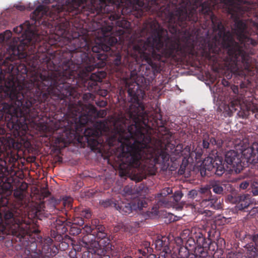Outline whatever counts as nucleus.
Instances as JSON below:
<instances>
[{
	"label": "nucleus",
	"mask_w": 258,
	"mask_h": 258,
	"mask_svg": "<svg viewBox=\"0 0 258 258\" xmlns=\"http://www.w3.org/2000/svg\"><path fill=\"white\" fill-rule=\"evenodd\" d=\"M85 5L86 10L91 13H111L108 17L111 23L101 28L114 37L122 35L124 29H128L131 25L128 21L122 19L117 20L113 26L112 21L119 17L113 12L115 8L123 15L131 13L137 18L146 12L159 13L165 22L173 28L177 25L184 28L187 20L196 22L198 19L196 9L191 7L189 0H180L178 4L169 2L165 8L159 6L156 0H86Z\"/></svg>",
	"instance_id": "obj_2"
},
{
	"label": "nucleus",
	"mask_w": 258,
	"mask_h": 258,
	"mask_svg": "<svg viewBox=\"0 0 258 258\" xmlns=\"http://www.w3.org/2000/svg\"><path fill=\"white\" fill-rule=\"evenodd\" d=\"M15 67L12 64H10L9 67H8V70L7 71L8 73H9V74H12V75H14L15 73L17 72H19V68H17L16 70H15Z\"/></svg>",
	"instance_id": "obj_30"
},
{
	"label": "nucleus",
	"mask_w": 258,
	"mask_h": 258,
	"mask_svg": "<svg viewBox=\"0 0 258 258\" xmlns=\"http://www.w3.org/2000/svg\"><path fill=\"white\" fill-rule=\"evenodd\" d=\"M190 147L188 146H186L183 150V152H184V155L186 156H188L190 155Z\"/></svg>",
	"instance_id": "obj_39"
},
{
	"label": "nucleus",
	"mask_w": 258,
	"mask_h": 258,
	"mask_svg": "<svg viewBox=\"0 0 258 258\" xmlns=\"http://www.w3.org/2000/svg\"><path fill=\"white\" fill-rule=\"evenodd\" d=\"M252 192L253 196H258V188L256 189H253Z\"/></svg>",
	"instance_id": "obj_52"
},
{
	"label": "nucleus",
	"mask_w": 258,
	"mask_h": 258,
	"mask_svg": "<svg viewBox=\"0 0 258 258\" xmlns=\"http://www.w3.org/2000/svg\"><path fill=\"white\" fill-rule=\"evenodd\" d=\"M165 239H157L155 241V248L158 250L162 251L165 253H167L170 251V249L168 246V241Z\"/></svg>",
	"instance_id": "obj_18"
},
{
	"label": "nucleus",
	"mask_w": 258,
	"mask_h": 258,
	"mask_svg": "<svg viewBox=\"0 0 258 258\" xmlns=\"http://www.w3.org/2000/svg\"><path fill=\"white\" fill-rule=\"evenodd\" d=\"M198 246L200 248L206 246V240L203 234L199 231L196 235Z\"/></svg>",
	"instance_id": "obj_24"
},
{
	"label": "nucleus",
	"mask_w": 258,
	"mask_h": 258,
	"mask_svg": "<svg viewBox=\"0 0 258 258\" xmlns=\"http://www.w3.org/2000/svg\"><path fill=\"white\" fill-rule=\"evenodd\" d=\"M214 159L211 157L206 158L202 163V168L206 170L213 172L214 169Z\"/></svg>",
	"instance_id": "obj_21"
},
{
	"label": "nucleus",
	"mask_w": 258,
	"mask_h": 258,
	"mask_svg": "<svg viewBox=\"0 0 258 258\" xmlns=\"http://www.w3.org/2000/svg\"><path fill=\"white\" fill-rule=\"evenodd\" d=\"M173 199L176 202H179L183 197V194L181 191L177 190L175 191L173 196Z\"/></svg>",
	"instance_id": "obj_28"
},
{
	"label": "nucleus",
	"mask_w": 258,
	"mask_h": 258,
	"mask_svg": "<svg viewBox=\"0 0 258 258\" xmlns=\"http://www.w3.org/2000/svg\"><path fill=\"white\" fill-rule=\"evenodd\" d=\"M73 72L70 70L66 69L64 71L60 73V78L56 77L52 86V82L49 81L48 77L39 74L33 79V82L35 85L37 86L39 90H40L39 83L48 86L47 92L42 94V98L44 101L47 100L48 96L50 95L52 97H55L57 99H63L70 96L72 95V88L68 84H65L64 81L68 78L73 76Z\"/></svg>",
	"instance_id": "obj_7"
},
{
	"label": "nucleus",
	"mask_w": 258,
	"mask_h": 258,
	"mask_svg": "<svg viewBox=\"0 0 258 258\" xmlns=\"http://www.w3.org/2000/svg\"><path fill=\"white\" fill-rule=\"evenodd\" d=\"M254 189H258V182L254 181L251 184Z\"/></svg>",
	"instance_id": "obj_46"
},
{
	"label": "nucleus",
	"mask_w": 258,
	"mask_h": 258,
	"mask_svg": "<svg viewBox=\"0 0 258 258\" xmlns=\"http://www.w3.org/2000/svg\"><path fill=\"white\" fill-rule=\"evenodd\" d=\"M3 200V197L2 195L0 194V206H6L8 203V201L5 199V202L3 203L2 201ZM6 228L4 224L3 223V220L2 216V214L0 213V232L4 231Z\"/></svg>",
	"instance_id": "obj_26"
},
{
	"label": "nucleus",
	"mask_w": 258,
	"mask_h": 258,
	"mask_svg": "<svg viewBox=\"0 0 258 258\" xmlns=\"http://www.w3.org/2000/svg\"><path fill=\"white\" fill-rule=\"evenodd\" d=\"M190 231L188 229H185L184 230L181 234V236L183 239H185L189 234Z\"/></svg>",
	"instance_id": "obj_35"
},
{
	"label": "nucleus",
	"mask_w": 258,
	"mask_h": 258,
	"mask_svg": "<svg viewBox=\"0 0 258 258\" xmlns=\"http://www.w3.org/2000/svg\"><path fill=\"white\" fill-rule=\"evenodd\" d=\"M123 191L125 194L130 195L132 192V189L131 187L127 186L124 188Z\"/></svg>",
	"instance_id": "obj_40"
},
{
	"label": "nucleus",
	"mask_w": 258,
	"mask_h": 258,
	"mask_svg": "<svg viewBox=\"0 0 258 258\" xmlns=\"http://www.w3.org/2000/svg\"><path fill=\"white\" fill-rule=\"evenodd\" d=\"M133 206V210H141L143 207H145L147 204L146 202L140 200L139 198H136L131 202Z\"/></svg>",
	"instance_id": "obj_23"
},
{
	"label": "nucleus",
	"mask_w": 258,
	"mask_h": 258,
	"mask_svg": "<svg viewBox=\"0 0 258 258\" xmlns=\"http://www.w3.org/2000/svg\"><path fill=\"white\" fill-rule=\"evenodd\" d=\"M85 33L83 35H81L79 33L78 34L74 33L71 35L70 34V37L72 39H75L77 37H79L78 39L75 40V42H77V45L76 46L77 48H83L84 49H88L90 47V43L89 40L88 38V36L86 35V33L87 32L86 30H85Z\"/></svg>",
	"instance_id": "obj_14"
},
{
	"label": "nucleus",
	"mask_w": 258,
	"mask_h": 258,
	"mask_svg": "<svg viewBox=\"0 0 258 258\" xmlns=\"http://www.w3.org/2000/svg\"><path fill=\"white\" fill-rule=\"evenodd\" d=\"M105 77V73L103 71H97L91 74L90 77L89 84L91 87L96 86L97 83L101 82L102 79Z\"/></svg>",
	"instance_id": "obj_17"
},
{
	"label": "nucleus",
	"mask_w": 258,
	"mask_h": 258,
	"mask_svg": "<svg viewBox=\"0 0 258 258\" xmlns=\"http://www.w3.org/2000/svg\"><path fill=\"white\" fill-rule=\"evenodd\" d=\"M4 219L6 224L11 230L13 234L17 235L18 234L20 230V220L16 219L14 217L13 213L9 210L5 212Z\"/></svg>",
	"instance_id": "obj_13"
},
{
	"label": "nucleus",
	"mask_w": 258,
	"mask_h": 258,
	"mask_svg": "<svg viewBox=\"0 0 258 258\" xmlns=\"http://www.w3.org/2000/svg\"><path fill=\"white\" fill-rule=\"evenodd\" d=\"M114 203H115L112 202V201L109 200H106L102 201L100 202L101 205L102 206H103L104 207H108L110 206H111L112 204H113L114 205Z\"/></svg>",
	"instance_id": "obj_31"
},
{
	"label": "nucleus",
	"mask_w": 258,
	"mask_h": 258,
	"mask_svg": "<svg viewBox=\"0 0 258 258\" xmlns=\"http://www.w3.org/2000/svg\"><path fill=\"white\" fill-rule=\"evenodd\" d=\"M72 112L73 115L75 118L78 116H84L86 118V122L90 119L91 117H104L106 115L105 110H100L97 111L95 106L90 104L74 107Z\"/></svg>",
	"instance_id": "obj_11"
},
{
	"label": "nucleus",
	"mask_w": 258,
	"mask_h": 258,
	"mask_svg": "<svg viewBox=\"0 0 258 258\" xmlns=\"http://www.w3.org/2000/svg\"><path fill=\"white\" fill-rule=\"evenodd\" d=\"M171 192H172V189L169 187H167L166 189H164L163 190V191H162L161 194L165 196L166 195L170 194Z\"/></svg>",
	"instance_id": "obj_41"
},
{
	"label": "nucleus",
	"mask_w": 258,
	"mask_h": 258,
	"mask_svg": "<svg viewBox=\"0 0 258 258\" xmlns=\"http://www.w3.org/2000/svg\"><path fill=\"white\" fill-rule=\"evenodd\" d=\"M210 145V142L209 139L206 138H204L203 140V146L204 148L207 149L209 148Z\"/></svg>",
	"instance_id": "obj_37"
},
{
	"label": "nucleus",
	"mask_w": 258,
	"mask_h": 258,
	"mask_svg": "<svg viewBox=\"0 0 258 258\" xmlns=\"http://www.w3.org/2000/svg\"><path fill=\"white\" fill-rule=\"evenodd\" d=\"M120 122L116 120L110 129L107 121L96 122L93 128H87L84 134L90 138L107 136L106 142L109 146L117 145L118 158L121 161L120 168L130 172L132 168L138 173H144L160 161L169 159V155L159 143L154 144L151 137L145 134L144 124Z\"/></svg>",
	"instance_id": "obj_1"
},
{
	"label": "nucleus",
	"mask_w": 258,
	"mask_h": 258,
	"mask_svg": "<svg viewBox=\"0 0 258 258\" xmlns=\"http://www.w3.org/2000/svg\"><path fill=\"white\" fill-rule=\"evenodd\" d=\"M201 175H202V176H203V175H206V173H205H205H204V174H203V171L202 170L201 171Z\"/></svg>",
	"instance_id": "obj_62"
},
{
	"label": "nucleus",
	"mask_w": 258,
	"mask_h": 258,
	"mask_svg": "<svg viewBox=\"0 0 258 258\" xmlns=\"http://www.w3.org/2000/svg\"><path fill=\"white\" fill-rule=\"evenodd\" d=\"M114 207L115 208L119 211L122 214H128L132 212L133 210L132 203H122L121 204L114 203Z\"/></svg>",
	"instance_id": "obj_15"
},
{
	"label": "nucleus",
	"mask_w": 258,
	"mask_h": 258,
	"mask_svg": "<svg viewBox=\"0 0 258 258\" xmlns=\"http://www.w3.org/2000/svg\"><path fill=\"white\" fill-rule=\"evenodd\" d=\"M215 165L213 172L218 175H222L225 171L224 164H223L222 159L219 157H217L214 159Z\"/></svg>",
	"instance_id": "obj_19"
},
{
	"label": "nucleus",
	"mask_w": 258,
	"mask_h": 258,
	"mask_svg": "<svg viewBox=\"0 0 258 258\" xmlns=\"http://www.w3.org/2000/svg\"><path fill=\"white\" fill-rule=\"evenodd\" d=\"M83 98L84 100L87 101L90 99L93 100L94 98V96L91 93H87L83 95Z\"/></svg>",
	"instance_id": "obj_33"
},
{
	"label": "nucleus",
	"mask_w": 258,
	"mask_h": 258,
	"mask_svg": "<svg viewBox=\"0 0 258 258\" xmlns=\"http://www.w3.org/2000/svg\"><path fill=\"white\" fill-rule=\"evenodd\" d=\"M210 144H211L212 145H215V144H217L218 143H217L216 140L215 138H211L210 140Z\"/></svg>",
	"instance_id": "obj_48"
},
{
	"label": "nucleus",
	"mask_w": 258,
	"mask_h": 258,
	"mask_svg": "<svg viewBox=\"0 0 258 258\" xmlns=\"http://www.w3.org/2000/svg\"><path fill=\"white\" fill-rule=\"evenodd\" d=\"M233 144L236 151H228L225 155V161L230 170L239 173L244 166V162L251 164L258 163L257 143H253L249 146L247 139H237Z\"/></svg>",
	"instance_id": "obj_5"
},
{
	"label": "nucleus",
	"mask_w": 258,
	"mask_h": 258,
	"mask_svg": "<svg viewBox=\"0 0 258 258\" xmlns=\"http://www.w3.org/2000/svg\"><path fill=\"white\" fill-rule=\"evenodd\" d=\"M249 183V182L248 181H243L240 183L239 187L240 189H245L248 187Z\"/></svg>",
	"instance_id": "obj_32"
},
{
	"label": "nucleus",
	"mask_w": 258,
	"mask_h": 258,
	"mask_svg": "<svg viewBox=\"0 0 258 258\" xmlns=\"http://www.w3.org/2000/svg\"><path fill=\"white\" fill-rule=\"evenodd\" d=\"M138 88L139 87H137L135 90L128 86L127 92L132 103L124 117L117 120L120 122L146 125L148 114L144 110V105L142 101L145 94L144 91L140 89L138 90Z\"/></svg>",
	"instance_id": "obj_8"
},
{
	"label": "nucleus",
	"mask_w": 258,
	"mask_h": 258,
	"mask_svg": "<svg viewBox=\"0 0 258 258\" xmlns=\"http://www.w3.org/2000/svg\"><path fill=\"white\" fill-rule=\"evenodd\" d=\"M139 252H140V253H142V255H144V256H145V255H146V251H142V250H141V249H140V250H139Z\"/></svg>",
	"instance_id": "obj_56"
},
{
	"label": "nucleus",
	"mask_w": 258,
	"mask_h": 258,
	"mask_svg": "<svg viewBox=\"0 0 258 258\" xmlns=\"http://www.w3.org/2000/svg\"><path fill=\"white\" fill-rule=\"evenodd\" d=\"M222 83L224 86H227L228 84V83L227 81H226L225 80H223L222 81Z\"/></svg>",
	"instance_id": "obj_55"
},
{
	"label": "nucleus",
	"mask_w": 258,
	"mask_h": 258,
	"mask_svg": "<svg viewBox=\"0 0 258 258\" xmlns=\"http://www.w3.org/2000/svg\"><path fill=\"white\" fill-rule=\"evenodd\" d=\"M16 8L17 9H18L21 11H24L25 9V7L22 5H17V6H16Z\"/></svg>",
	"instance_id": "obj_47"
},
{
	"label": "nucleus",
	"mask_w": 258,
	"mask_h": 258,
	"mask_svg": "<svg viewBox=\"0 0 258 258\" xmlns=\"http://www.w3.org/2000/svg\"><path fill=\"white\" fill-rule=\"evenodd\" d=\"M3 34L6 40V42H7L12 37V33L10 31L7 30L3 33Z\"/></svg>",
	"instance_id": "obj_34"
},
{
	"label": "nucleus",
	"mask_w": 258,
	"mask_h": 258,
	"mask_svg": "<svg viewBox=\"0 0 258 258\" xmlns=\"http://www.w3.org/2000/svg\"><path fill=\"white\" fill-rule=\"evenodd\" d=\"M2 188L3 189L5 190L6 191H10L11 190V188H12V185L10 183H5V184H4L2 186Z\"/></svg>",
	"instance_id": "obj_36"
},
{
	"label": "nucleus",
	"mask_w": 258,
	"mask_h": 258,
	"mask_svg": "<svg viewBox=\"0 0 258 258\" xmlns=\"http://www.w3.org/2000/svg\"><path fill=\"white\" fill-rule=\"evenodd\" d=\"M27 55L28 54L26 53V52H24L23 54H22L23 57H26L27 56Z\"/></svg>",
	"instance_id": "obj_59"
},
{
	"label": "nucleus",
	"mask_w": 258,
	"mask_h": 258,
	"mask_svg": "<svg viewBox=\"0 0 258 258\" xmlns=\"http://www.w3.org/2000/svg\"><path fill=\"white\" fill-rule=\"evenodd\" d=\"M0 91H3L5 96L8 97L11 100L10 104H3L2 110L4 113L12 116L31 117L30 113L32 103L30 101H27L22 106L24 96L18 90L14 78L5 81L4 85H1Z\"/></svg>",
	"instance_id": "obj_6"
},
{
	"label": "nucleus",
	"mask_w": 258,
	"mask_h": 258,
	"mask_svg": "<svg viewBox=\"0 0 258 258\" xmlns=\"http://www.w3.org/2000/svg\"><path fill=\"white\" fill-rule=\"evenodd\" d=\"M96 104L98 106H99L100 107H104V106H105L106 105L107 103H106V102H105L104 101H99L98 102H96Z\"/></svg>",
	"instance_id": "obj_43"
},
{
	"label": "nucleus",
	"mask_w": 258,
	"mask_h": 258,
	"mask_svg": "<svg viewBox=\"0 0 258 258\" xmlns=\"http://www.w3.org/2000/svg\"><path fill=\"white\" fill-rule=\"evenodd\" d=\"M71 199H69V202H69V204H70V203H71Z\"/></svg>",
	"instance_id": "obj_64"
},
{
	"label": "nucleus",
	"mask_w": 258,
	"mask_h": 258,
	"mask_svg": "<svg viewBox=\"0 0 258 258\" xmlns=\"http://www.w3.org/2000/svg\"><path fill=\"white\" fill-rule=\"evenodd\" d=\"M95 66L92 64H90L85 67V70L86 72H89L92 71L95 69Z\"/></svg>",
	"instance_id": "obj_38"
},
{
	"label": "nucleus",
	"mask_w": 258,
	"mask_h": 258,
	"mask_svg": "<svg viewBox=\"0 0 258 258\" xmlns=\"http://www.w3.org/2000/svg\"><path fill=\"white\" fill-rule=\"evenodd\" d=\"M210 186H206L204 187H201L199 188V189L198 190V192H199L201 196V198H202V197H203L204 198H207L209 197H212V193L210 190Z\"/></svg>",
	"instance_id": "obj_25"
},
{
	"label": "nucleus",
	"mask_w": 258,
	"mask_h": 258,
	"mask_svg": "<svg viewBox=\"0 0 258 258\" xmlns=\"http://www.w3.org/2000/svg\"><path fill=\"white\" fill-rule=\"evenodd\" d=\"M150 34L147 40L139 39L136 43L128 48V53L133 57L152 63V59H160L161 56L175 59L184 55L192 47L189 36L184 38V45L181 46L179 39H171L166 36L167 32L161 28L156 21H150L144 24L141 36Z\"/></svg>",
	"instance_id": "obj_4"
},
{
	"label": "nucleus",
	"mask_w": 258,
	"mask_h": 258,
	"mask_svg": "<svg viewBox=\"0 0 258 258\" xmlns=\"http://www.w3.org/2000/svg\"><path fill=\"white\" fill-rule=\"evenodd\" d=\"M225 8L231 10L232 8L236 9L238 14L242 15L248 13L249 10H254L258 6L257 0H221ZM237 14V13H236Z\"/></svg>",
	"instance_id": "obj_10"
},
{
	"label": "nucleus",
	"mask_w": 258,
	"mask_h": 258,
	"mask_svg": "<svg viewBox=\"0 0 258 258\" xmlns=\"http://www.w3.org/2000/svg\"><path fill=\"white\" fill-rule=\"evenodd\" d=\"M86 0H66L65 5L58 3L55 6H52L51 9L44 5L38 6L31 15L32 20L31 23L28 21L23 24L14 28L13 31L16 33H22V39L20 40V44L18 46V53L21 51H25L28 46L30 49L34 48L36 43L40 42L44 39L43 35L39 34L37 30H35L34 24L38 21L39 24L50 28V31L53 30L57 39L63 38L67 41H71V38L68 31L69 22L65 18H61L58 14L66 11L69 12L75 11L79 13L86 10L85 2Z\"/></svg>",
	"instance_id": "obj_3"
},
{
	"label": "nucleus",
	"mask_w": 258,
	"mask_h": 258,
	"mask_svg": "<svg viewBox=\"0 0 258 258\" xmlns=\"http://www.w3.org/2000/svg\"><path fill=\"white\" fill-rule=\"evenodd\" d=\"M23 68V71H22V73H26L27 72V70H26V68L25 66H22Z\"/></svg>",
	"instance_id": "obj_57"
},
{
	"label": "nucleus",
	"mask_w": 258,
	"mask_h": 258,
	"mask_svg": "<svg viewBox=\"0 0 258 258\" xmlns=\"http://www.w3.org/2000/svg\"><path fill=\"white\" fill-rule=\"evenodd\" d=\"M240 101L238 99H234L231 101L230 105L228 106L229 110L231 112H233L237 110L238 108L240 107Z\"/></svg>",
	"instance_id": "obj_27"
},
{
	"label": "nucleus",
	"mask_w": 258,
	"mask_h": 258,
	"mask_svg": "<svg viewBox=\"0 0 258 258\" xmlns=\"http://www.w3.org/2000/svg\"><path fill=\"white\" fill-rule=\"evenodd\" d=\"M120 57H117L115 61V63L116 65H118L120 63Z\"/></svg>",
	"instance_id": "obj_50"
},
{
	"label": "nucleus",
	"mask_w": 258,
	"mask_h": 258,
	"mask_svg": "<svg viewBox=\"0 0 258 258\" xmlns=\"http://www.w3.org/2000/svg\"><path fill=\"white\" fill-rule=\"evenodd\" d=\"M49 194H50V193H49V191H46V192H45V196L46 197H47V196H48L49 195Z\"/></svg>",
	"instance_id": "obj_60"
},
{
	"label": "nucleus",
	"mask_w": 258,
	"mask_h": 258,
	"mask_svg": "<svg viewBox=\"0 0 258 258\" xmlns=\"http://www.w3.org/2000/svg\"><path fill=\"white\" fill-rule=\"evenodd\" d=\"M201 199V201L199 203L192 205L195 211L200 214L211 216L212 212L208 209L210 208H213L214 209L218 208L219 207L216 205L218 199L213 196L205 198L202 197Z\"/></svg>",
	"instance_id": "obj_12"
},
{
	"label": "nucleus",
	"mask_w": 258,
	"mask_h": 258,
	"mask_svg": "<svg viewBox=\"0 0 258 258\" xmlns=\"http://www.w3.org/2000/svg\"><path fill=\"white\" fill-rule=\"evenodd\" d=\"M198 194V191L196 189H191L187 194V197L190 199L195 198Z\"/></svg>",
	"instance_id": "obj_29"
},
{
	"label": "nucleus",
	"mask_w": 258,
	"mask_h": 258,
	"mask_svg": "<svg viewBox=\"0 0 258 258\" xmlns=\"http://www.w3.org/2000/svg\"><path fill=\"white\" fill-rule=\"evenodd\" d=\"M91 244H92L95 248H97L99 245L98 243L95 241L93 242Z\"/></svg>",
	"instance_id": "obj_53"
},
{
	"label": "nucleus",
	"mask_w": 258,
	"mask_h": 258,
	"mask_svg": "<svg viewBox=\"0 0 258 258\" xmlns=\"http://www.w3.org/2000/svg\"><path fill=\"white\" fill-rule=\"evenodd\" d=\"M87 228L88 229V230H87V231L88 232H91V229L90 227H87Z\"/></svg>",
	"instance_id": "obj_63"
},
{
	"label": "nucleus",
	"mask_w": 258,
	"mask_h": 258,
	"mask_svg": "<svg viewBox=\"0 0 258 258\" xmlns=\"http://www.w3.org/2000/svg\"><path fill=\"white\" fill-rule=\"evenodd\" d=\"M97 33L98 35L96 36V44L92 47L94 52L101 53V51L107 52L110 50V46L117 42V38L108 35L104 29H98Z\"/></svg>",
	"instance_id": "obj_9"
},
{
	"label": "nucleus",
	"mask_w": 258,
	"mask_h": 258,
	"mask_svg": "<svg viewBox=\"0 0 258 258\" xmlns=\"http://www.w3.org/2000/svg\"><path fill=\"white\" fill-rule=\"evenodd\" d=\"M6 41V40L3 36V33L0 34V42Z\"/></svg>",
	"instance_id": "obj_51"
},
{
	"label": "nucleus",
	"mask_w": 258,
	"mask_h": 258,
	"mask_svg": "<svg viewBox=\"0 0 258 258\" xmlns=\"http://www.w3.org/2000/svg\"><path fill=\"white\" fill-rule=\"evenodd\" d=\"M83 243L84 244V246L86 247L87 248H88V249L90 248L89 244L87 242L83 241Z\"/></svg>",
	"instance_id": "obj_54"
},
{
	"label": "nucleus",
	"mask_w": 258,
	"mask_h": 258,
	"mask_svg": "<svg viewBox=\"0 0 258 258\" xmlns=\"http://www.w3.org/2000/svg\"><path fill=\"white\" fill-rule=\"evenodd\" d=\"M58 128V127L55 126V127L53 128V131L57 130Z\"/></svg>",
	"instance_id": "obj_61"
},
{
	"label": "nucleus",
	"mask_w": 258,
	"mask_h": 258,
	"mask_svg": "<svg viewBox=\"0 0 258 258\" xmlns=\"http://www.w3.org/2000/svg\"><path fill=\"white\" fill-rule=\"evenodd\" d=\"M185 171L184 167H180V169H179L178 173L179 174H182L184 173Z\"/></svg>",
	"instance_id": "obj_49"
},
{
	"label": "nucleus",
	"mask_w": 258,
	"mask_h": 258,
	"mask_svg": "<svg viewBox=\"0 0 258 258\" xmlns=\"http://www.w3.org/2000/svg\"><path fill=\"white\" fill-rule=\"evenodd\" d=\"M43 62H45L46 63H50V57L45 55V57L42 58Z\"/></svg>",
	"instance_id": "obj_44"
},
{
	"label": "nucleus",
	"mask_w": 258,
	"mask_h": 258,
	"mask_svg": "<svg viewBox=\"0 0 258 258\" xmlns=\"http://www.w3.org/2000/svg\"><path fill=\"white\" fill-rule=\"evenodd\" d=\"M76 233L77 234H79L81 233V229H77Z\"/></svg>",
	"instance_id": "obj_58"
},
{
	"label": "nucleus",
	"mask_w": 258,
	"mask_h": 258,
	"mask_svg": "<svg viewBox=\"0 0 258 258\" xmlns=\"http://www.w3.org/2000/svg\"><path fill=\"white\" fill-rule=\"evenodd\" d=\"M210 188L216 194H223L226 184L219 180H212L210 182Z\"/></svg>",
	"instance_id": "obj_16"
},
{
	"label": "nucleus",
	"mask_w": 258,
	"mask_h": 258,
	"mask_svg": "<svg viewBox=\"0 0 258 258\" xmlns=\"http://www.w3.org/2000/svg\"><path fill=\"white\" fill-rule=\"evenodd\" d=\"M99 94L102 96H106L107 94V90H101L99 92Z\"/></svg>",
	"instance_id": "obj_45"
},
{
	"label": "nucleus",
	"mask_w": 258,
	"mask_h": 258,
	"mask_svg": "<svg viewBox=\"0 0 258 258\" xmlns=\"http://www.w3.org/2000/svg\"><path fill=\"white\" fill-rule=\"evenodd\" d=\"M231 88L233 91V92L235 94H236L238 93V88L237 86H235V85H232L231 87Z\"/></svg>",
	"instance_id": "obj_42"
},
{
	"label": "nucleus",
	"mask_w": 258,
	"mask_h": 258,
	"mask_svg": "<svg viewBox=\"0 0 258 258\" xmlns=\"http://www.w3.org/2000/svg\"><path fill=\"white\" fill-rule=\"evenodd\" d=\"M240 208L244 209L247 208L252 203L251 197L249 195H243L239 197Z\"/></svg>",
	"instance_id": "obj_20"
},
{
	"label": "nucleus",
	"mask_w": 258,
	"mask_h": 258,
	"mask_svg": "<svg viewBox=\"0 0 258 258\" xmlns=\"http://www.w3.org/2000/svg\"><path fill=\"white\" fill-rule=\"evenodd\" d=\"M27 188V184L26 183H23L21 184V187L20 189L14 190V196L19 201L22 202L24 199L25 196L23 190Z\"/></svg>",
	"instance_id": "obj_22"
}]
</instances>
